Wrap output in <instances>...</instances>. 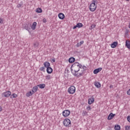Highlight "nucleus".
Masks as SVG:
<instances>
[{
  "label": "nucleus",
  "mask_w": 130,
  "mask_h": 130,
  "mask_svg": "<svg viewBox=\"0 0 130 130\" xmlns=\"http://www.w3.org/2000/svg\"><path fill=\"white\" fill-rule=\"evenodd\" d=\"M3 110V108H2V107H1L0 106V112L1 111H2Z\"/></svg>",
  "instance_id": "44"
},
{
  "label": "nucleus",
  "mask_w": 130,
  "mask_h": 130,
  "mask_svg": "<svg viewBox=\"0 0 130 130\" xmlns=\"http://www.w3.org/2000/svg\"><path fill=\"white\" fill-rule=\"evenodd\" d=\"M40 89H44L45 88V84H41L37 85Z\"/></svg>",
  "instance_id": "21"
},
{
  "label": "nucleus",
  "mask_w": 130,
  "mask_h": 130,
  "mask_svg": "<svg viewBox=\"0 0 130 130\" xmlns=\"http://www.w3.org/2000/svg\"><path fill=\"white\" fill-rule=\"evenodd\" d=\"M0 24H4V19L0 18Z\"/></svg>",
  "instance_id": "37"
},
{
  "label": "nucleus",
  "mask_w": 130,
  "mask_h": 130,
  "mask_svg": "<svg viewBox=\"0 0 130 130\" xmlns=\"http://www.w3.org/2000/svg\"><path fill=\"white\" fill-rule=\"evenodd\" d=\"M68 92L69 94H74L76 92V87L74 86H71L69 88Z\"/></svg>",
  "instance_id": "3"
},
{
  "label": "nucleus",
  "mask_w": 130,
  "mask_h": 130,
  "mask_svg": "<svg viewBox=\"0 0 130 130\" xmlns=\"http://www.w3.org/2000/svg\"><path fill=\"white\" fill-rule=\"evenodd\" d=\"M34 93H35V91L33 90H32V91H29L27 92L26 96L27 97H30V96H32Z\"/></svg>",
  "instance_id": "19"
},
{
  "label": "nucleus",
  "mask_w": 130,
  "mask_h": 130,
  "mask_svg": "<svg viewBox=\"0 0 130 130\" xmlns=\"http://www.w3.org/2000/svg\"><path fill=\"white\" fill-rule=\"evenodd\" d=\"M36 26H37V22H34L31 25H30L31 29H32V30H35V29H36Z\"/></svg>",
  "instance_id": "14"
},
{
  "label": "nucleus",
  "mask_w": 130,
  "mask_h": 130,
  "mask_svg": "<svg viewBox=\"0 0 130 130\" xmlns=\"http://www.w3.org/2000/svg\"><path fill=\"white\" fill-rule=\"evenodd\" d=\"M51 79V76L50 75L46 76V80H50Z\"/></svg>",
  "instance_id": "31"
},
{
  "label": "nucleus",
  "mask_w": 130,
  "mask_h": 130,
  "mask_svg": "<svg viewBox=\"0 0 130 130\" xmlns=\"http://www.w3.org/2000/svg\"><path fill=\"white\" fill-rule=\"evenodd\" d=\"M58 17L60 20H63V19H64L65 16L63 13H59Z\"/></svg>",
  "instance_id": "17"
},
{
  "label": "nucleus",
  "mask_w": 130,
  "mask_h": 130,
  "mask_svg": "<svg viewBox=\"0 0 130 130\" xmlns=\"http://www.w3.org/2000/svg\"><path fill=\"white\" fill-rule=\"evenodd\" d=\"M23 6V3H21L20 4L17 5V8H21Z\"/></svg>",
  "instance_id": "33"
},
{
  "label": "nucleus",
  "mask_w": 130,
  "mask_h": 130,
  "mask_svg": "<svg viewBox=\"0 0 130 130\" xmlns=\"http://www.w3.org/2000/svg\"><path fill=\"white\" fill-rule=\"evenodd\" d=\"M114 128L115 130H120V125L117 124L114 126Z\"/></svg>",
  "instance_id": "25"
},
{
  "label": "nucleus",
  "mask_w": 130,
  "mask_h": 130,
  "mask_svg": "<svg viewBox=\"0 0 130 130\" xmlns=\"http://www.w3.org/2000/svg\"><path fill=\"white\" fill-rule=\"evenodd\" d=\"M125 47L128 48V49H129L130 48V41L128 40H126L125 41Z\"/></svg>",
  "instance_id": "18"
},
{
  "label": "nucleus",
  "mask_w": 130,
  "mask_h": 130,
  "mask_svg": "<svg viewBox=\"0 0 130 130\" xmlns=\"http://www.w3.org/2000/svg\"><path fill=\"white\" fill-rule=\"evenodd\" d=\"M94 86L98 88H101V83H100V82H98V81H95L94 82Z\"/></svg>",
  "instance_id": "16"
},
{
  "label": "nucleus",
  "mask_w": 130,
  "mask_h": 130,
  "mask_svg": "<svg viewBox=\"0 0 130 130\" xmlns=\"http://www.w3.org/2000/svg\"><path fill=\"white\" fill-rule=\"evenodd\" d=\"M94 101H95V99H94V96L92 95L90 98L88 99L89 105H91L92 103H94Z\"/></svg>",
  "instance_id": "11"
},
{
  "label": "nucleus",
  "mask_w": 130,
  "mask_h": 130,
  "mask_svg": "<svg viewBox=\"0 0 130 130\" xmlns=\"http://www.w3.org/2000/svg\"><path fill=\"white\" fill-rule=\"evenodd\" d=\"M75 60H76V58L74 57H71L69 59L70 63H73V62H74Z\"/></svg>",
  "instance_id": "20"
},
{
  "label": "nucleus",
  "mask_w": 130,
  "mask_h": 130,
  "mask_svg": "<svg viewBox=\"0 0 130 130\" xmlns=\"http://www.w3.org/2000/svg\"><path fill=\"white\" fill-rule=\"evenodd\" d=\"M127 120L128 121V122H130V116H128L127 117Z\"/></svg>",
  "instance_id": "39"
},
{
  "label": "nucleus",
  "mask_w": 130,
  "mask_h": 130,
  "mask_svg": "<svg viewBox=\"0 0 130 130\" xmlns=\"http://www.w3.org/2000/svg\"><path fill=\"white\" fill-rule=\"evenodd\" d=\"M113 88V85H111L110 86V89H112Z\"/></svg>",
  "instance_id": "43"
},
{
  "label": "nucleus",
  "mask_w": 130,
  "mask_h": 130,
  "mask_svg": "<svg viewBox=\"0 0 130 130\" xmlns=\"http://www.w3.org/2000/svg\"><path fill=\"white\" fill-rule=\"evenodd\" d=\"M45 68H47V73L48 74H51L53 72V70L50 66H45Z\"/></svg>",
  "instance_id": "9"
},
{
  "label": "nucleus",
  "mask_w": 130,
  "mask_h": 130,
  "mask_svg": "<svg viewBox=\"0 0 130 130\" xmlns=\"http://www.w3.org/2000/svg\"><path fill=\"white\" fill-rule=\"evenodd\" d=\"M17 97H18V95H17V94L16 93H13L11 95H10L11 99L17 98Z\"/></svg>",
  "instance_id": "22"
},
{
  "label": "nucleus",
  "mask_w": 130,
  "mask_h": 130,
  "mask_svg": "<svg viewBox=\"0 0 130 130\" xmlns=\"http://www.w3.org/2000/svg\"><path fill=\"white\" fill-rule=\"evenodd\" d=\"M23 28L27 30L28 32H30V30H31V24L29 23L23 24Z\"/></svg>",
  "instance_id": "4"
},
{
  "label": "nucleus",
  "mask_w": 130,
  "mask_h": 130,
  "mask_svg": "<svg viewBox=\"0 0 130 130\" xmlns=\"http://www.w3.org/2000/svg\"><path fill=\"white\" fill-rule=\"evenodd\" d=\"M73 69H74L75 73H76L77 72H80V66H76L75 67L74 66H72L71 67V70L72 73H73V71H74V70Z\"/></svg>",
  "instance_id": "5"
},
{
  "label": "nucleus",
  "mask_w": 130,
  "mask_h": 130,
  "mask_svg": "<svg viewBox=\"0 0 130 130\" xmlns=\"http://www.w3.org/2000/svg\"><path fill=\"white\" fill-rule=\"evenodd\" d=\"M77 28H78V26L77 25H75L73 27V29H76Z\"/></svg>",
  "instance_id": "42"
},
{
  "label": "nucleus",
  "mask_w": 130,
  "mask_h": 130,
  "mask_svg": "<svg viewBox=\"0 0 130 130\" xmlns=\"http://www.w3.org/2000/svg\"><path fill=\"white\" fill-rule=\"evenodd\" d=\"M72 66H82V64H80L79 62H75L74 64H73Z\"/></svg>",
  "instance_id": "29"
},
{
  "label": "nucleus",
  "mask_w": 130,
  "mask_h": 130,
  "mask_svg": "<svg viewBox=\"0 0 130 130\" xmlns=\"http://www.w3.org/2000/svg\"><path fill=\"white\" fill-rule=\"evenodd\" d=\"M44 66H50L49 62H45L44 63Z\"/></svg>",
  "instance_id": "34"
},
{
  "label": "nucleus",
  "mask_w": 130,
  "mask_h": 130,
  "mask_svg": "<svg viewBox=\"0 0 130 130\" xmlns=\"http://www.w3.org/2000/svg\"><path fill=\"white\" fill-rule=\"evenodd\" d=\"M71 114V111L69 110H66L62 112V115L64 117H68Z\"/></svg>",
  "instance_id": "7"
},
{
  "label": "nucleus",
  "mask_w": 130,
  "mask_h": 130,
  "mask_svg": "<svg viewBox=\"0 0 130 130\" xmlns=\"http://www.w3.org/2000/svg\"><path fill=\"white\" fill-rule=\"evenodd\" d=\"M43 23H46V22H47V20H46V19L44 18L43 19Z\"/></svg>",
  "instance_id": "40"
},
{
  "label": "nucleus",
  "mask_w": 130,
  "mask_h": 130,
  "mask_svg": "<svg viewBox=\"0 0 130 130\" xmlns=\"http://www.w3.org/2000/svg\"><path fill=\"white\" fill-rule=\"evenodd\" d=\"M51 62H55V58H53L51 60Z\"/></svg>",
  "instance_id": "41"
},
{
  "label": "nucleus",
  "mask_w": 130,
  "mask_h": 130,
  "mask_svg": "<svg viewBox=\"0 0 130 130\" xmlns=\"http://www.w3.org/2000/svg\"><path fill=\"white\" fill-rule=\"evenodd\" d=\"M40 71H42L43 72H45V67H43L40 68Z\"/></svg>",
  "instance_id": "32"
},
{
  "label": "nucleus",
  "mask_w": 130,
  "mask_h": 130,
  "mask_svg": "<svg viewBox=\"0 0 130 130\" xmlns=\"http://www.w3.org/2000/svg\"><path fill=\"white\" fill-rule=\"evenodd\" d=\"M67 70H68V68H66V70L67 71Z\"/></svg>",
  "instance_id": "46"
},
{
  "label": "nucleus",
  "mask_w": 130,
  "mask_h": 130,
  "mask_svg": "<svg viewBox=\"0 0 130 130\" xmlns=\"http://www.w3.org/2000/svg\"><path fill=\"white\" fill-rule=\"evenodd\" d=\"M79 69L80 73H83V74H84V71L87 70V67L85 66H79Z\"/></svg>",
  "instance_id": "10"
},
{
  "label": "nucleus",
  "mask_w": 130,
  "mask_h": 130,
  "mask_svg": "<svg viewBox=\"0 0 130 130\" xmlns=\"http://www.w3.org/2000/svg\"><path fill=\"white\" fill-rule=\"evenodd\" d=\"M115 116V114H113L112 113H110V114L108 117V120H111V119H112V118H113Z\"/></svg>",
  "instance_id": "13"
},
{
  "label": "nucleus",
  "mask_w": 130,
  "mask_h": 130,
  "mask_svg": "<svg viewBox=\"0 0 130 130\" xmlns=\"http://www.w3.org/2000/svg\"><path fill=\"white\" fill-rule=\"evenodd\" d=\"M118 45V43L117 42H114L113 43L111 44V47L112 48H115L116 46Z\"/></svg>",
  "instance_id": "15"
},
{
  "label": "nucleus",
  "mask_w": 130,
  "mask_h": 130,
  "mask_svg": "<svg viewBox=\"0 0 130 130\" xmlns=\"http://www.w3.org/2000/svg\"><path fill=\"white\" fill-rule=\"evenodd\" d=\"M97 4H98V0H93L92 1V3L90 4L89 6V10L91 12H95L96 11V9L97 8Z\"/></svg>",
  "instance_id": "1"
},
{
  "label": "nucleus",
  "mask_w": 130,
  "mask_h": 130,
  "mask_svg": "<svg viewBox=\"0 0 130 130\" xmlns=\"http://www.w3.org/2000/svg\"><path fill=\"white\" fill-rule=\"evenodd\" d=\"M126 2H129V0H125Z\"/></svg>",
  "instance_id": "45"
},
{
  "label": "nucleus",
  "mask_w": 130,
  "mask_h": 130,
  "mask_svg": "<svg viewBox=\"0 0 130 130\" xmlns=\"http://www.w3.org/2000/svg\"><path fill=\"white\" fill-rule=\"evenodd\" d=\"M38 90V86H34L32 88V91H34V92H37V91Z\"/></svg>",
  "instance_id": "27"
},
{
  "label": "nucleus",
  "mask_w": 130,
  "mask_h": 130,
  "mask_svg": "<svg viewBox=\"0 0 130 130\" xmlns=\"http://www.w3.org/2000/svg\"><path fill=\"white\" fill-rule=\"evenodd\" d=\"M76 26H77V28H82V27H83V23H78L76 24Z\"/></svg>",
  "instance_id": "26"
},
{
  "label": "nucleus",
  "mask_w": 130,
  "mask_h": 130,
  "mask_svg": "<svg viewBox=\"0 0 130 130\" xmlns=\"http://www.w3.org/2000/svg\"><path fill=\"white\" fill-rule=\"evenodd\" d=\"M84 44V41H80V43H78L76 45L77 47H80L82 44Z\"/></svg>",
  "instance_id": "23"
},
{
  "label": "nucleus",
  "mask_w": 130,
  "mask_h": 130,
  "mask_svg": "<svg viewBox=\"0 0 130 130\" xmlns=\"http://www.w3.org/2000/svg\"><path fill=\"white\" fill-rule=\"evenodd\" d=\"M86 109H87V110L88 111L91 110V106H87L86 107Z\"/></svg>",
  "instance_id": "35"
},
{
  "label": "nucleus",
  "mask_w": 130,
  "mask_h": 130,
  "mask_svg": "<svg viewBox=\"0 0 130 130\" xmlns=\"http://www.w3.org/2000/svg\"><path fill=\"white\" fill-rule=\"evenodd\" d=\"M96 27V25L95 24H92L90 27H89V29L92 30L94 29Z\"/></svg>",
  "instance_id": "28"
},
{
  "label": "nucleus",
  "mask_w": 130,
  "mask_h": 130,
  "mask_svg": "<svg viewBox=\"0 0 130 130\" xmlns=\"http://www.w3.org/2000/svg\"><path fill=\"white\" fill-rule=\"evenodd\" d=\"M12 95V92L7 91L2 93V97H6L7 98L10 97Z\"/></svg>",
  "instance_id": "6"
},
{
  "label": "nucleus",
  "mask_w": 130,
  "mask_h": 130,
  "mask_svg": "<svg viewBox=\"0 0 130 130\" xmlns=\"http://www.w3.org/2000/svg\"><path fill=\"white\" fill-rule=\"evenodd\" d=\"M72 73L74 77H77L78 78H80V77H82V76H83V72H77L74 73L72 72Z\"/></svg>",
  "instance_id": "8"
},
{
  "label": "nucleus",
  "mask_w": 130,
  "mask_h": 130,
  "mask_svg": "<svg viewBox=\"0 0 130 130\" xmlns=\"http://www.w3.org/2000/svg\"><path fill=\"white\" fill-rule=\"evenodd\" d=\"M36 13H42V9L41 8H38L36 10Z\"/></svg>",
  "instance_id": "24"
},
{
  "label": "nucleus",
  "mask_w": 130,
  "mask_h": 130,
  "mask_svg": "<svg viewBox=\"0 0 130 130\" xmlns=\"http://www.w3.org/2000/svg\"><path fill=\"white\" fill-rule=\"evenodd\" d=\"M63 124L67 127H70L72 126V122L70 119H65L63 121Z\"/></svg>",
  "instance_id": "2"
},
{
  "label": "nucleus",
  "mask_w": 130,
  "mask_h": 130,
  "mask_svg": "<svg viewBox=\"0 0 130 130\" xmlns=\"http://www.w3.org/2000/svg\"><path fill=\"white\" fill-rule=\"evenodd\" d=\"M101 71H102V68H99L93 71V74L94 75H96L98 74V73H100V72H101Z\"/></svg>",
  "instance_id": "12"
},
{
  "label": "nucleus",
  "mask_w": 130,
  "mask_h": 130,
  "mask_svg": "<svg viewBox=\"0 0 130 130\" xmlns=\"http://www.w3.org/2000/svg\"><path fill=\"white\" fill-rule=\"evenodd\" d=\"M38 45H39L38 43H35V44H34V46H35V47H38Z\"/></svg>",
  "instance_id": "38"
},
{
  "label": "nucleus",
  "mask_w": 130,
  "mask_h": 130,
  "mask_svg": "<svg viewBox=\"0 0 130 130\" xmlns=\"http://www.w3.org/2000/svg\"><path fill=\"white\" fill-rule=\"evenodd\" d=\"M129 32V30L126 29L125 31V36H127L128 32Z\"/></svg>",
  "instance_id": "30"
},
{
  "label": "nucleus",
  "mask_w": 130,
  "mask_h": 130,
  "mask_svg": "<svg viewBox=\"0 0 130 130\" xmlns=\"http://www.w3.org/2000/svg\"><path fill=\"white\" fill-rule=\"evenodd\" d=\"M125 130H129L130 129V125H127V126H125Z\"/></svg>",
  "instance_id": "36"
}]
</instances>
